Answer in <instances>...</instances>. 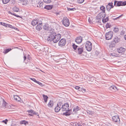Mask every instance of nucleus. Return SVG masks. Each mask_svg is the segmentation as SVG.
Instances as JSON below:
<instances>
[{
  "label": "nucleus",
  "mask_w": 126,
  "mask_h": 126,
  "mask_svg": "<svg viewBox=\"0 0 126 126\" xmlns=\"http://www.w3.org/2000/svg\"><path fill=\"white\" fill-rule=\"evenodd\" d=\"M55 35V32L54 30H50L48 32V36L47 38V40L48 41H53L54 35Z\"/></svg>",
  "instance_id": "1"
},
{
  "label": "nucleus",
  "mask_w": 126,
  "mask_h": 126,
  "mask_svg": "<svg viewBox=\"0 0 126 126\" xmlns=\"http://www.w3.org/2000/svg\"><path fill=\"white\" fill-rule=\"evenodd\" d=\"M120 40V39L118 38L117 36H115L114 38L113 41L111 42V44L110 45V47L112 48L115 46L116 43L119 42Z\"/></svg>",
  "instance_id": "2"
},
{
  "label": "nucleus",
  "mask_w": 126,
  "mask_h": 126,
  "mask_svg": "<svg viewBox=\"0 0 126 126\" xmlns=\"http://www.w3.org/2000/svg\"><path fill=\"white\" fill-rule=\"evenodd\" d=\"M113 32L111 31L106 33L105 35L106 39L107 40L111 39L113 37Z\"/></svg>",
  "instance_id": "3"
},
{
  "label": "nucleus",
  "mask_w": 126,
  "mask_h": 126,
  "mask_svg": "<svg viewBox=\"0 0 126 126\" xmlns=\"http://www.w3.org/2000/svg\"><path fill=\"white\" fill-rule=\"evenodd\" d=\"M62 22L63 24L66 27L68 26L70 24L69 20L66 17H64L63 18Z\"/></svg>",
  "instance_id": "4"
},
{
  "label": "nucleus",
  "mask_w": 126,
  "mask_h": 126,
  "mask_svg": "<svg viewBox=\"0 0 126 126\" xmlns=\"http://www.w3.org/2000/svg\"><path fill=\"white\" fill-rule=\"evenodd\" d=\"M92 44L89 41H87L85 45V48L88 51H90L92 48Z\"/></svg>",
  "instance_id": "5"
},
{
  "label": "nucleus",
  "mask_w": 126,
  "mask_h": 126,
  "mask_svg": "<svg viewBox=\"0 0 126 126\" xmlns=\"http://www.w3.org/2000/svg\"><path fill=\"white\" fill-rule=\"evenodd\" d=\"M106 16L105 13L101 12L96 17V19L99 20L102 18H104Z\"/></svg>",
  "instance_id": "6"
},
{
  "label": "nucleus",
  "mask_w": 126,
  "mask_h": 126,
  "mask_svg": "<svg viewBox=\"0 0 126 126\" xmlns=\"http://www.w3.org/2000/svg\"><path fill=\"white\" fill-rule=\"evenodd\" d=\"M69 104L67 103H64L62 107L61 110L63 111H66L68 110L69 108Z\"/></svg>",
  "instance_id": "7"
},
{
  "label": "nucleus",
  "mask_w": 126,
  "mask_h": 126,
  "mask_svg": "<svg viewBox=\"0 0 126 126\" xmlns=\"http://www.w3.org/2000/svg\"><path fill=\"white\" fill-rule=\"evenodd\" d=\"M54 36L53 42L54 43H56L59 41L61 38V35L60 34H58L56 35V33H55V35Z\"/></svg>",
  "instance_id": "8"
},
{
  "label": "nucleus",
  "mask_w": 126,
  "mask_h": 126,
  "mask_svg": "<svg viewBox=\"0 0 126 126\" xmlns=\"http://www.w3.org/2000/svg\"><path fill=\"white\" fill-rule=\"evenodd\" d=\"M66 40L64 38L61 39L58 43V45L61 47L64 46L66 43Z\"/></svg>",
  "instance_id": "9"
},
{
  "label": "nucleus",
  "mask_w": 126,
  "mask_h": 126,
  "mask_svg": "<svg viewBox=\"0 0 126 126\" xmlns=\"http://www.w3.org/2000/svg\"><path fill=\"white\" fill-rule=\"evenodd\" d=\"M112 120L113 121L115 122H117L118 123H120V118L119 116L118 115L114 116L112 117Z\"/></svg>",
  "instance_id": "10"
},
{
  "label": "nucleus",
  "mask_w": 126,
  "mask_h": 126,
  "mask_svg": "<svg viewBox=\"0 0 126 126\" xmlns=\"http://www.w3.org/2000/svg\"><path fill=\"white\" fill-rule=\"evenodd\" d=\"M113 4V3L112 2L109 3L106 6L107 10L109 11L111 8H113L114 6Z\"/></svg>",
  "instance_id": "11"
},
{
  "label": "nucleus",
  "mask_w": 126,
  "mask_h": 126,
  "mask_svg": "<svg viewBox=\"0 0 126 126\" xmlns=\"http://www.w3.org/2000/svg\"><path fill=\"white\" fill-rule=\"evenodd\" d=\"M126 48L122 47H121L118 48L117 49V51L119 53L123 54L126 51Z\"/></svg>",
  "instance_id": "12"
},
{
  "label": "nucleus",
  "mask_w": 126,
  "mask_h": 126,
  "mask_svg": "<svg viewBox=\"0 0 126 126\" xmlns=\"http://www.w3.org/2000/svg\"><path fill=\"white\" fill-rule=\"evenodd\" d=\"M42 22H40L37 24V26H36V29L38 31L42 29Z\"/></svg>",
  "instance_id": "13"
},
{
  "label": "nucleus",
  "mask_w": 126,
  "mask_h": 126,
  "mask_svg": "<svg viewBox=\"0 0 126 126\" xmlns=\"http://www.w3.org/2000/svg\"><path fill=\"white\" fill-rule=\"evenodd\" d=\"M82 41V37L81 36L77 37L76 40H75L76 42L78 44L80 43Z\"/></svg>",
  "instance_id": "14"
},
{
  "label": "nucleus",
  "mask_w": 126,
  "mask_h": 126,
  "mask_svg": "<svg viewBox=\"0 0 126 126\" xmlns=\"http://www.w3.org/2000/svg\"><path fill=\"white\" fill-rule=\"evenodd\" d=\"M83 50L82 47H78L76 50V52L79 54H81L83 52Z\"/></svg>",
  "instance_id": "15"
},
{
  "label": "nucleus",
  "mask_w": 126,
  "mask_h": 126,
  "mask_svg": "<svg viewBox=\"0 0 126 126\" xmlns=\"http://www.w3.org/2000/svg\"><path fill=\"white\" fill-rule=\"evenodd\" d=\"M71 111H72V110L71 109L69 110L68 109V110H67L66 112L63 113V115L66 116H69L71 114L70 112Z\"/></svg>",
  "instance_id": "16"
},
{
  "label": "nucleus",
  "mask_w": 126,
  "mask_h": 126,
  "mask_svg": "<svg viewBox=\"0 0 126 126\" xmlns=\"http://www.w3.org/2000/svg\"><path fill=\"white\" fill-rule=\"evenodd\" d=\"M38 20L37 19L36 20H33L31 22V25L33 26H34L38 24Z\"/></svg>",
  "instance_id": "17"
},
{
  "label": "nucleus",
  "mask_w": 126,
  "mask_h": 126,
  "mask_svg": "<svg viewBox=\"0 0 126 126\" xmlns=\"http://www.w3.org/2000/svg\"><path fill=\"white\" fill-rule=\"evenodd\" d=\"M52 8V5H47L45 6L44 8L47 10H49L51 9Z\"/></svg>",
  "instance_id": "18"
},
{
  "label": "nucleus",
  "mask_w": 126,
  "mask_h": 126,
  "mask_svg": "<svg viewBox=\"0 0 126 126\" xmlns=\"http://www.w3.org/2000/svg\"><path fill=\"white\" fill-rule=\"evenodd\" d=\"M55 112H59L61 110V108H60L59 106H57L55 108Z\"/></svg>",
  "instance_id": "19"
},
{
  "label": "nucleus",
  "mask_w": 126,
  "mask_h": 126,
  "mask_svg": "<svg viewBox=\"0 0 126 126\" xmlns=\"http://www.w3.org/2000/svg\"><path fill=\"white\" fill-rule=\"evenodd\" d=\"M30 61V59L29 58L27 57V58L26 57L24 56V62L26 63H27Z\"/></svg>",
  "instance_id": "20"
},
{
  "label": "nucleus",
  "mask_w": 126,
  "mask_h": 126,
  "mask_svg": "<svg viewBox=\"0 0 126 126\" xmlns=\"http://www.w3.org/2000/svg\"><path fill=\"white\" fill-rule=\"evenodd\" d=\"M14 98L15 100L17 101H19L21 100V98L17 95L14 96Z\"/></svg>",
  "instance_id": "21"
},
{
  "label": "nucleus",
  "mask_w": 126,
  "mask_h": 126,
  "mask_svg": "<svg viewBox=\"0 0 126 126\" xmlns=\"http://www.w3.org/2000/svg\"><path fill=\"white\" fill-rule=\"evenodd\" d=\"M43 4L42 2H39L38 3V5H37L38 7H39L41 9H43Z\"/></svg>",
  "instance_id": "22"
},
{
  "label": "nucleus",
  "mask_w": 126,
  "mask_h": 126,
  "mask_svg": "<svg viewBox=\"0 0 126 126\" xmlns=\"http://www.w3.org/2000/svg\"><path fill=\"white\" fill-rule=\"evenodd\" d=\"M109 20V18L108 17H107L106 18H103L102 21L104 23H105L106 22L108 21Z\"/></svg>",
  "instance_id": "23"
},
{
  "label": "nucleus",
  "mask_w": 126,
  "mask_h": 126,
  "mask_svg": "<svg viewBox=\"0 0 126 126\" xmlns=\"http://www.w3.org/2000/svg\"><path fill=\"white\" fill-rule=\"evenodd\" d=\"M13 11L16 12H18L19 11V8L16 6H15L13 8Z\"/></svg>",
  "instance_id": "24"
},
{
  "label": "nucleus",
  "mask_w": 126,
  "mask_h": 126,
  "mask_svg": "<svg viewBox=\"0 0 126 126\" xmlns=\"http://www.w3.org/2000/svg\"><path fill=\"white\" fill-rule=\"evenodd\" d=\"M43 96L45 102L46 103L47 102L48 98V96L47 95H45L44 94H43Z\"/></svg>",
  "instance_id": "25"
},
{
  "label": "nucleus",
  "mask_w": 126,
  "mask_h": 126,
  "mask_svg": "<svg viewBox=\"0 0 126 126\" xmlns=\"http://www.w3.org/2000/svg\"><path fill=\"white\" fill-rule=\"evenodd\" d=\"M20 124H24L25 125L28 124V122L25 120H23L20 122Z\"/></svg>",
  "instance_id": "26"
},
{
  "label": "nucleus",
  "mask_w": 126,
  "mask_h": 126,
  "mask_svg": "<svg viewBox=\"0 0 126 126\" xmlns=\"http://www.w3.org/2000/svg\"><path fill=\"white\" fill-rule=\"evenodd\" d=\"M43 28L45 30H49L48 24H46L44 26Z\"/></svg>",
  "instance_id": "27"
},
{
  "label": "nucleus",
  "mask_w": 126,
  "mask_h": 126,
  "mask_svg": "<svg viewBox=\"0 0 126 126\" xmlns=\"http://www.w3.org/2000/svg\"><path fill=\"white\" fill-rule=\"evenodd\" d=\"M53 103L52 101H50L48 104V106L49 107H51L53 106Z\"/></svg>",
  "instance_id": "28"
},
{
  "label": "nucleus",
  "mask_w": 126,
  "mask_h": 126,
  "mask_svg": "<svg viewBox=\"0 0 126 126\" xmlns=\"http://www.w3.org/2000/svg\"><path fill=\"white\" fill-rule=\"evenodd\" d=\"M100 9L102 11V12H103L105 13V7L103 6H101L100 7Z\"/></svg>",
  "instance_id": "29"
},
{
  "label": "nucleus",
  "mask_w": 126,
  "mask_h": 126,
  "mask_svg": "<svg viewBox=\"0 0 126 126\" xmlns=\"http://www.w3.org/2000/svg\"><path fill=\"white\" fill-rule=\"evenodd\" d=\"M122 1H117L116 6H122Z\"/></svg>",
  "instance_id": "30"
},
{
  "label": "nucleus",
  "mask_w": 126,
  "mask_h": 126,
  "mask_svg": "<svg viewBox=\"0 0 126 126\" xmlns=\"http://www.w3.org/2000/svg\"><path fill=\"white\" fill-rule=\"evenodd\" d=\"M63 103L62 102H60L58 103L57 106H59V107H60V108H62V107H63Z\"/></svg>",
  "instance_id": "31"
},
{
  "label": "nucleus",
  "mask_w": 126,
  "mask_h": 126,
  "mask_svg": "<svg viewBox=\"0 0 126 126\" xmlns=\"http://www.w3.org/2000/svg\"><path fill=\"white\" fill-rule=\"evenodd\" d=\"M8 14H11L12 15H13L14 16H16L17 17H20V16H19L18 15H16L15 14V13H13L10 11H8Z\"/></svg>",
  "instance_id": "32"
},
{
  "label": "nucleus",
  "mask_w": 126,
  "mask_h": 126,
  "mask_svg": "<svg viewBox=\"0 0 126 126\" xmlns=\"http://www.w3.org/2000/svg\"><path fill=\"white\" fill-rule=\"evenodd\" d=\"M10 0H2V2L3 4H6L8 3Z\"/></svg>",
  "instance_id": "33"
},
{
  "label": "nucleus",
  "mask_w": 126,
  "mask_h": 126,
  "mask_svg": "<svg viewBox=\"0 0 126 126\" xmlns=\"http://www.w3.org/2000/svg\"><path fill=\"white\" fill-rule=\"evenodd\" d=\"M87 113L90 115H92L93 114V112L91 110H88L87 111Z\"/></svg>",
  "instance_id": "34"
},
{
  "label": "nucleus",
  "mask_w": 126,
  "mask_h": 126,
  "mask_svg": "<svg viewBox=\"0 0 126 126\" xmlns=\"http://www.w3.org/2000/svg\"><path fill=\"white\" fill-rule=\"evenodd\" d=\"M11 49H12L11 48L6 49L5 50V51L4 52V53L5 54H6L11 51Z\"/></svg>",
  "instance_id": "35"
},
{
  "label": "nucleus",
  "mask_w": 126,
  "mask_h": 126,
  "mask_svg": "<svg viewBox=\"0 0 126 126\" xmlns=\"http://www.w3.org/2000/svg\"><path fill=\"white\" fill-rule=\"evenodd\" d=\"M67 9L68 11H74L76 10L75 8H69L67 7Z\"/></svg>",
  "instance_id": "36"
},
{
  "label": "nucleus",
  "mask_w": 126,
  "mask_h": 126,
  "mask_svg": "<svg viewBox=\"0 0 126 126\" xmlns=\"http://www.w3.org/2000/svg\"><path fill=\"white\" fill-rule=\"evenodd\" d=\"M79 110L78 106L76 107V108H74L73 109V111H74L76 112Z\"/></svg>",
  "instance_id": "37"
},
{
  "label": "nucleus",
  "mask_w": 126,
  "mask_h": 126,
  "mask_svg": "<svg viewBox=\"0 0 126 126\" xmlns=\"http://www.w3.org/2000/svg\"><path fill=\"white\" fill-rule=\"evenodd\" d=\"M44 2L46 3H49L51 2V0H43Z\"/></svg>",
  "instance_id": "38"
},
{
  "label": "nucleus",
  "mask_w": 126,
  "mask_h": 126,
  "mask_svg": "<svg viewBox=\"0 0 126 126\" xmlns=\"http://www.w3.org/2000/svg\"><path fill=\"white\" fill-rule=\"evenodd\" d=\"M72 46L73 47V49L75 50H76L77 49V48L78 47V46L76 45H75L74 44Z\"/></svg>",
  "instance_id": "39"
},
{
  "label": "nucleus",
  "mask_w": 126,
  "mask_h": 126,
  "mask_svg": "<svg viewBox=\"0 0 126 126\" xmlns=\"http://www.w3.org/2000/svg\"><path fill=\"white\" fill-rule=\"evenodd\" d=\"M119 29L117 28H115L113 29V31L115 32H117L119 31Z\"/></svg>",
  "instance_id": "40"
},
{
  "label": "nucleus",
  "mask_w": 126,
  "mask_h": 126,
  "mask_svg": "<svg viewBox=\"0 0 126 126\" xmlns=\"http://www.w3.org/2000/svg\"><path fill=\"white\" fill-rule=\"evenodd\" d=\"M0 24L4 26L7 27V24L2 22H0Z\"/></svg>",
  "instance_id": "41"
},
{
  "label": "nucleus",
  "mask_w": 126,
  "mask_h": 126,
  "mask_svg": "<svg viewBox=\"0 0 126 126\" xmlns=\"http://www.w3.org/2000/svg\"><path fill=\"white\" fill-rule=\"evenodd\" d=\"M111 26L108 23H107L106 25V28H110L111 27Z\"/></svg>",
  "instance_id": "42"
},
{
  "label": "nucleus",
  "mask_w": 126,
  "mask_h": 126,
  "mask_svg": "<svg viewBox=\"0 0 126 126\" xmlns=\"http://www.w3.org/2000/svg\"><path fill=\"white\" fill-rule=\"evenodd\" d=\"M7 27H8L11 28L13 29L14 28V27L9 24H7Z\"/></svg>",
  "instance_id": "43"
},
{
  "label": "nucleus",
  "mask_w": 126,
  "mask_h": 126,
  "mask_svg": "<svg viewBox=\"0 0 126 126\" xmlns=\"http://www.w3.org/2000/svg\"><path fill=\"white\" fill-rule=\"evenodd\" d=\"M114 86L113 85L112 86H111L110 87V89L112 90L113 91H115V88H114Z\"/></svg>",
  "instance_id": "44"
},
{
  "label": "nucleus",
  "mask_w": 126,
  "mask_h": 126,
  "mask_svg": "<svg viewBox=\"0 0 126 126\" xmlns=\"http://www.w3.org/2000/svg\"><path fill=\"white\" fill-rule=\"evenodd\" d=\"M8 121V120L7 119H6L5 120L2 121V122L4 123L5 124H7Z\"/></svg>",
  "instance_id": "45"
},
{
  "label": "nucleus",
  "mask_w": 126,
  "mask_h": 126,
  "mask_svg": "<svg viewBox=\"0 0 126 126\" xmlns=\"http://www.w3.org/2000/svg\"><path fill=\"white\" fill-rule=\"evenodd\" d=\"M84 1V0H77V2L79 3H82Z\"/></svg>",
  "instance_id": "46"
},
{
  "label": "nucleus",
  "mask_w": 126,
  "mask_h": 126,
  "mask_svg": "<svg viewBox=\"0 0 126 126\" xmlns=\"http://www.w3.org/2000/svg\"><path fill=\"white\" fill-rule=\"evenodd\" d=\"M122 6H124L126 5V1L124 2L122 1Z\"/></svg>",
  "instance_id": "47"
},
{
  "label": "nucleus",
  "mask_w": 126,
  "mask_h": 126,
  "mask_svg": "<svg viewBox=\"0 0 126 126\" xmlns=\"http://www.w3.org/2000/svg\"><path fill=\"white\" fill-rule=\"evenodd\" d=\"M36 83L38 84L39 85H40L41 86H43V85L39 81H37V82H36Z\"/></svg>",
  "instance_id": "48"
},
{
  "label": "nucleus",
  "mask_w": 126,
  "mask_h": 126,
  "mask_svg": "<svg viewBox=\"0 0 126 126\" xmlns=\"http://www.w3.org/2000/svg\"><path fill=\"white\" fill-rule=\"evenodd\" d=\"M75 88L77 90H79V91H80V87L79 86H76L75 87Z\"/></svg>",
  "instance_id": "49"
},
{
  "label": "nucleus",
  "mask_w": 126,
  "mask_h": 126,
  "mask_svg": "<svg viewBox=\"0 0 126 126\" xmlns=\"http://www.w3.org/2000/svg\"><path fill=\"white\" fill-rule=\"evenodd\" d=\"M33 110H28L27 111L29 113H31L32 114V113H33Z\"/></svg>",
  "instance_id": "50"
},
{
  "label": "nucleus",
  "mask_w": 126,
  "mask_h": 126,
  "mask_svg": "<svg viewBox=\"0 0 126 126\" xmlns=\"http://www.w3.org/2000/svg\"><path fill=\"white\" fill-rule=\"evenodd\" d=\"M31 79L36 83L37 81L34 78H31Z\"/></svg>",
  "instance_id": "51"
},
{
  "label": "nucleus",
  "mask_w": 126,
  "mask_h": 126,
  "mask_svg": "<svg viewBox=\"0 0 126 126\" xmlns=\"http://www.w3.org/2000/svg\"><path fill=\"white\" fill-rule=\"evenodd\" d=\"M80 91H82V92H84L86 91V90L84 88H81L80 89Z\"/></svg>",
  "instance_id": "52"
},
{
  "label": "nucleus",
  "mask_w": 126,
  "mask_h": 126,
  "mask_svg": "<svg viewBox=\"0 0 126 126\" xmlns=\"http://www.w3.org/2000/svg\"><path fill=\"white\" fill-rule=\"evenodd\" d=\"M33 115H37L38 114V113L37 112H36L35 111H33V113H32Z\"/></svg>",
  "instance_id": "53"
},
{
  "label": "nucleus",
  "mask_w": 126,
  "mask_h": 126,
  "mask_svg": "<svg viewBox=\"0 0 126 126\" xmlns=\"http://www.w3.org/2000/svg\"><path fill=\"white\" fill-rule=\"evenodd\" d=\"M125 33V32L124 31H122L121 32V34L123 35Z\"/></svg>",
  "instance_id": "54"
},
{
  "label": "nucleus",
  "mask_w": 126,
  "mask_h": 126,
  "mask_svg": "<svg viewBox=\"0 0 126 126\" xmlns=\"http://www.w3.org/2000/svg\"><path fill=\"white\" fill-rule=\"evenodd\" d=\"M123 15H121L120 16H118V17H117V18H115L114 19V20H116L117 19V18H119V17H121V16H122Z\"/></svg>",
  "instance_id": "55"
},
{
  "label": "nucleus",
  "mask_w": 126,
  "mask_h": 126,
  "mask_svg": "<svg viewBox=\"0 0 126 126\" xmlns=\"http://www.w3.org/2000/svg\"><path fill=\"white\" fill-rule=\"evenodd\" d=\"M117 1L115 0L114 1V5L116 6V5L117 4Z\"/></svg>",
  "instance_id": "56"
},
{
  "label": "nucleus",
  "mask_w": 126,
  "mask_h": 126,
  "mask_svg": "<svg viewBox=\"0 0 126 126\" xmlns=\"http://www.w3.org/2000/svg\"><path fill=\"white\" fill-rule=\"evenodd\" d=\"M75 126H81L79 124L77 123L75 124Z\"/></svg>",
  "instance_id": "57"
},
{
  "label": "nucleus",
  "mask_w": 126,
  "mask_h": 126,
  "mask_svg": "<svg viewBox=\"0 0 126 126\" xmlns=\"http://www.w3.org/2000/svg\"><path fill=\"white\" fill-rule=\"evenodd\" d=\"M6 104H7V103L5 101H4L3 102V106L4 105L5 106H6Z\"/></svg>",
  "instance_id": "58"
},
{
  "label": "nucleus",
  "mask_w": 126,
  "mask_h": 126,
  "mask_svg": "<svg viewBox=\"0 0 126 126\" xmlns=\"http://www.w3.org/2000/svg\"><path fill=\"white\" fill-rule=\"evenodd\" d=\"M114 88H115V90H118V89H117V88L115 86H114Z\"/></svg>",
  "instance_id": "59"
},
{
  "label": "nucleus",
  "mask_w": 126,
  "mask_h": 126,
  "mask_svg": "<svg viewBox=\"0 0 126 126\" xmlns=\"http://www.w3.org/2000/svg\"><path fill=\"white\" fill-rule=\"evenodd\" d=\"M29 115L30 116H33V114L32 113V114H29Z\"/></svg>",
  "instance_id": "60"
},
{
  "label": "nucleus",
  "mask_w": 126,
  "mask_h": 126,
  "mask_svg": "<svg viewBox=\"0 0 126 126\" xmlns=\"http://www.w3.org/2000/svg\"><path fill=\"white\" fill-rule=\"evenodd\" d=\"M124 38L125 40H126V35L124 36Z\"/></svg>",
  "instance_id": "61"
},
{
  "label": "nucleus",
  "mask_w": 126,
  "mask_h": 126,
  "mask_svg": "<svg viewBox=\"0 0 126 126\" xmlns=\"http://www.w3.org/2000/svg\"><path fill=\"white\" fill-rule=\"evenodd\" d=\"M43 48L44 49H42V50H41V51H44L45 50V47H44Z\"/></svg>",
  "instance_id": "62"
},
{
  "label": "nucleus",
  "mask_w": 126,
  "mask_h": 126,
  "mask_svg": "<svg viewBox=\"0 0 126 126\" xmlns=\"http://www.w3.org/2000/svg\"><path fill=\"white\" fill-rule=\"evenodd\" d=\"M14 29L16 30H17L18 29L16 28H15L14 27Z\"/></svg>",
  "instance_id": "63"
},
{
  "label": "nucleus",
  "mask_w": 126,
  "mask_h": 126,
  "mask_svg": "<svg viewBox=\"0 0 126 126\" xmlns=\"http://www.w3.org/2000/svg\"><path fill=\"white\" fill-rule=\"evenodd\" d=\"M111 56H114V54L113 53H111Z\"/></svg>",
  "instance_id": "64"
}]
</instances>
